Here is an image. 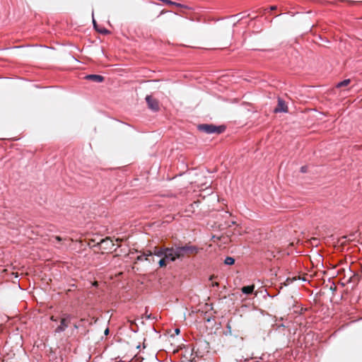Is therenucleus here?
I'll return each mask as SVG.
<instances>
[{
	"label": "nucleus",
	"mask_w": 362,
	"mask_h": 362,
	"mask_svg": "<svg viewBox=\"0 0 362 362\" xmlns=\"http://www.w3.org/2000/svg\"><path fill=\"white\" fill-rule=\"evenodd\" d=\"M146 319H155L156 317H153L151 314L148 315L147 313H146Z\"/></svg>",
	"instance_id": "ddd939ff"
},
{
	"label": "nucleus",
	"mask_w": 362,
	"mask_h": 362,
	"mask_svg": "<svg viewBox=\"0 0 362 362\" xmlns=\"http://www.w3.org/2000/svg\"><path fill=\"white\" fill-rule=\"evenodd\" d=\"M180 329H179V328H176V329H175V332L177 334H178L180 333Z\"/></svg>",
	"instance_id": "412c9836"
},
{
	"label": "nucleus",
	"mask_w": 362,
	"mask_h": 362,
	"mask_svg": "<svg viewBox=\"0 0 362 362\" xmlns=\"http://www.w3.org/2000/svg\"><path fill=\"white\" fill-rule=\"evenodd\" d=\"M171 250H168V247L156 246L152 250V253L160 259L158 261L159 267H164L168 262H174L173 256Z\"/></svg>",
	"instance_id": "f03ea898"
},
{
	"label": "nucleus",
	"mask_w": 362,
	"mask_h": 362,
	"mask_svg": "<svg viewBox=\"0 0 362 362\" xmlns=\"http://www.w3.org/2000/svg\"><path fill=\"white\" fill-rule=\"evenodd\" d=\"M50 320L52 321H54V322H57V319L56 317H54V316H51Z\"/></svg>",
	"instance_id": "6ab92c4d"
},
{
	"label": "nucleus",
	"mask_w": 362,
	"mask_h": 362,
	"mask_svg": "<svg viewBox=\"0 0 362 362\" xmlns=\"http://www.w3.org/2000/svg\"><path fill=\"white\" fill-rule=\"evenodd\" d=\"M300 171H301L302 173H306V172H307V166H302V167L300 168Z\"/></svg>",
	"instance_id": "4468645a"
},
{
	"label": "nucleus",
	"mask_w": 362,
	"mask_h": 362,
	"mask_svg": "<svg viewBox=\"0 0 362 362\" xmlns=\"http://www.w3.org/2000/svg\"><path fill=\"white\" fill-rule=\"evenodd\" d=\"M105 334H107L109 333V329H107L105 330Z\"/></svg>",
	"instance_id": "393cba45"
},
{
	"label": "nucleus",
	"mask_w": 362,
	"mask_h": 362,
	"mask_svg": "<svg viewBox=\"0 0 362 362\" xmlns=\"http://www.w3.org/2000/svg\"><path fill=\"white\" fill-rule=\"evenodd\" d=\"M254 289H255V286L254 285H250V286H243L241 288V291H242V292L243 293H245L246 295H250V294H252L253 293Z\"/></svg>",
	"instance_id": "1a4fd4ad"
},
{
	"label": "nucleus",
	"mask_w": 362,
	"mask_h": 362,
	"mask_svg": "<svg viewBox=\"0 0 362 362\" xmlns=\"http://www.w3.org/2000/svg\"><path fill=\"white\" fill-rule=\"evenodd\" d=\"M146 101L150 109L154 111H157L158 110L159 106L158 101L153 98H152L151 95H146Z\"/></svg>",
	"instance_id": "39448f33"
},
{
	"label": "nucleus",
	"mask_w": 362,
	"mask_h": 362,
	"mask_svg": "<svg viewBox=\"0 0 362 362\" xmlns=\"http://www.w3.org/2000/svg\"><path fill=\"white\" fill-rule=\"evenodd\" d=\"M101 244H106L107 245L108 243H112V240L110 239H103L100 242Z\"/></svg>",
	"instance_id": "f8f14e48"
},
{
	"label": "nucleus",
	"mask_w": 362,
	"mask_h": 362,
	"mask_svg": "<svg viewBox=\"0 0 362 362\" xmlns=\"http://www.w3.org/2000/svg\"><path fill=\"white\" fill-rule=\"evenodd\" d=\"M84 78L89 81H93L96 83H101L104 81L105 78L103 76L97 74L86 75Z\"/></svg>",
	"instance_id": "0eeeda50"
},
{
	"label": "nucleus",
	"mask_w": 362,
	"mask_h": 362,
	"mask_svg": "<svg viewBox=\"0 0 362 362\" xmlns=\"http://www.w3.org/2000/svg\"><path fill=\"white\" fill-rule=\"evenodd\" d=\"M224 263L227 265H233L235 263V259L232 257H227L225 259Z\"/></svg>",
	"instance_id": "9b49d317"
},
{
	"label": "nucleus",
	"mask_w": 362,
	"mask_h": 362,
	"mask_svg": "<svg viewBox=\"0 0 362 362\" xmlns=\"http://www.w3.org/2000/svg\"><path fill=\"white\" fill-rule=\"evenodd\" d=\"M73 316L66 313H62L60 318V325L54 329L55 333H61L69 327Z\"/></svg>",
	"instance_id": "7ed1b4c3"
},
{
	"label": "nucleus",
	"mask_w": 362,
	"mask_h": 362,
	"mask_svg": "<svg viewBox=\"0 0 362 362\" xmlns=\"http://www.w3.org/2000/svg\"><path fill=\"white\" fill-rule=\"evenodd\" d=\"M99 32L101 33H107V31L106 30H99Z\"/></svg>",
	"instance_id": "5701e85b"
},
{
	"label": "nucleus",
	"mask_w": 362,
	"mask_h": 362,
	"mask_svg": "<svg viewBox=\"0 0 362 362\" xmlns=\"http://www.w3.org/2000/svg\"><path fill=\"white\" fill-rule=\"evenodd\" d=\"M93 23L94 27L96 28L97 25H96V22L94 20V18L93 19Z\"/></svg>",
	"instance_id": "4be33fe9"
},
{
	"label": "nucleus",
	"mask_w": 362,
	"mask_h": 362,
	"mask_svg": "<svg viewBox=\"0 0 362 362\" xmlns=\"http://www.w3.org/2000/svg\"><path fill=\"white\" fill-rule=\"evenodd\" d=\"M73 327H74V329H78L79 326L76 323H74L73 325Z\"/></svg>",
	"instance_id": "f3484780"
},
{
	"label": "nucleus",
	"mask_w": 362,
	"mask_h": 362,
	"mask_svg": "<svg viewBox=\"0 0 362 362\" xmlns=\"http://www.w3.org/2000/svg\"><path fill=\"white\" fill-rule=\"evenodd\" d=\"M219 286V284L218 282H214V283H212V286L214 287H218Z\"/></svg>",
	"instance_id": "a211bd4d"
},
{
	"label": "nucleus",
	"mask_w": 362,
	"mask_h": 362,
	"mask_svg": "<svg viewBox=\"0 0 362 362\" xmlns=\"http://www.w3.org/2000/svg\"><path fill=\"white\" fill-rule=\"evenodd\" d=\"M198 129L206 134H221L224 131L225 128L223 126L203 124L198 126Z\"/></svg>",
	"instance_id": "20e7f679"
},
{
	"label": "nucleus",
	"mask_w": 362,
	"mask_h": 362,
	"mask_svg": "<svg viewBox=\"0 0 362 362\" xmlns=\"http://www.w3.org/2000/svg\"><path fill=\"white\" fill-rule=\"evenodd\" d=\"M154 257H155V255H153L152 256L149 257L150 259H151V263L156 262V259H155Z\"/></svg>",
	"instance_id": "dca6fc26"
},
{
	"label": "nucleus",
	"mask_w": 362,
	"mask_h": 362,
	"mask_svg": "<svg viewBox=\"0 0 362 362\" xmlns=\"http://www.w3.org/2000/svg\"><path fill=\"white\" fill-rule=\"evenodd\" d=\"M167 4H175L174 2L171 1L170 0H167L165 2Z\"/></svg>",
	"instance_id": "aec40b11"
},
{
	"label": "nucleus",
	"mask_w": 362,
	"mask_h": 362,
	"mask_svg": "<svg viewBox=\"0 0 362 362\" xmlns=\"http://www.w3.org/2000/svg\"><path fill=\"white\" fill-rule=\"evenodd\" d=\"M276 7L275 6H272L270 7V9L271 10H274V9H276Z\"/></svg>",
	"instance_id": "b1692460"
},
{
	"label": "nucleus",
	"mask_w": 362,
	"mask_h": 362,
	"mask_svg": "<svg viewBox=\"0 0 362 362\" xmlns=\"http://www.w3.org/2000/svg\"><path fill=\"white\" fill-rule=\"evenodd\" d=\"M275 112H287L288 107L285 101L281 98L278 100L277 106L274 109Z\"/></svg>",
	"instance_id": "423d86ee"
},
{
	"label": "nucleus",
	"mask_w": 362,
	"mask_h": 362,
	"mask_svg": "<svg viewBox=\"0 0 362 362\" xmlns=\"http://www.w3.org/2000/svg\"><path fill=\"white\" fill-rule=\"evenodd\" d=\"M54 239L57 241V242H61L62 238L59 236H55L54 237Z\"/></svg>",
	"instance_id": "2eb2a0df"
},
{
	"label": "nucleus",
	"mask_w": 362,
	"mask_h": 362,
	"mask_svg": "<svg viewBox=\"0 0 362 362\" xmlns=\"http://www.w3.org/2000/svg\"><path fill=\"white\" fill-rule=\"evenodd\" d=\"M153 254L152 253V250H148L146 252H143L141 255L137 257L138 261H144L146 260L149 263L151 262V259L149 257L152 256Z\"/></svg>",
	"instance_id": "6e6552de"
},
{
	"label": "nucleus",
	"mask_w": 362,
	"mask_h": 362,
	"mask_svg": "<svg viewBox=\"0 0 362 362\" xmlns=\"http://www.w3.org/2000/svg\"><path fill=\"white\" fill-rule=\"evenodd\" d=\"M350 82H351L350 79H345V80L338 83L337 85V87L341 88V87L346 86L350 83Z\"/></svg>",
	"instance_id": "9d476101"
},
{
	"label": "nucleus",
	"mask_w": 362,
	"mask_h": 362,
	"mask_svg": "<svg viewBox=\"0 0 362 362\" xmlns=\"http://www.w3.org/2000/svg\"><path fill=\"white\" fill-rule=\"evenodd\" d=\"M168 250H170L173 256L174 262L177 259H181L186 256H189L193 254L198 252L197 247L191 245H175L173 247H168Z\"/></svg>",
	"instance_id": "f257e3e1"
}]
</instances>
